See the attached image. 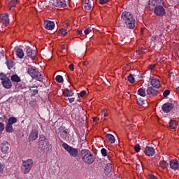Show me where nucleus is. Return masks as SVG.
<instances>
[{"mask_svg":"<svg viewBox=\"0 0 179 179\" xmlns=\"http://www.w3.org/2000/svg\"><path fill=\"white\" fill-rule=\"evenodd\" d=\"M33 159H28L25 161L22 162V165L21 167V170L24 174H29L30 173V170L33 168Z\"/></svg>","mask_w":179,"mask_h":179,"instance_id":"3","label":"nucleus"},{"mask_svg":"<svg viewBox=\"0 0 179 179\" xmlns=\"http://www.w3.org/2000/svg\"><path fill=\"white\" fill-rule=\"evenodd\" d=\"M80 97H83L84 96H86V91L85 90L81 91L80 93Z\"/></svg>","mask_w":179,"mask_h":179,"instance_id":"44","label":"nucleus"},{"mask_svg":"<svg viewBox=\"0 0 179 179\" xmlns=\"http://www.w3.org/2000/svg\"><path fill=\"white\" fill-rule=\"evenodd\" d=\"M53 4L57 8H65L66 6V0H53Z\"/></svg>","mask_w":179,"mask_h":179,"instance_id":"8","label":"nucleus"},{"mask_svg":"<svg viewBox=\"0 0 179 179\" xmlns=\"http://www.w3.org/2000/svg\"><path fill=\"white\" fill-rule=\"evenodd\" d=\"M122 22H124L127 29H133L135 27V17L128 11H124L121 15Z\"/></svg>","mask_w":179,"mask_h":179,"instance_id":"1","label":"nucleus"},{"mask_svg":"<svg viewBox=\"0 0 179 179\" xmlns=\"http://www.w3.org/2000/svg\"><path fill=\"white\" fill-rule=\"evenodd\" d=\"M144 153L146 156H153L155 153V148H153V147L147 146L145 148Z\"/></svg>","mask_w":179,"mask_h":179,"instance_id":"13","label":"nucleus"},{"mask_svg":"<svg viewBox=\"0 0 179 179\" xmlns=\"http://www.w3.org/2000/svg\"><path fill=\"white\" fill-rule=\"evenodd\" d=\"M29 75L33 78V79H36V80H39L41 82L43 80V75H41V72H38L37 69L30 67L28 69L27 71Z\"/></svg>","mask_w":179,"mask_h":179,"instance_id":"4","label":"nucleus"},{"mask_svg":"<svg viewBox=\"0 0 179 179\" xmlns=\"http://www.w3.org/2000/svg\"><path fill=\"white\" fill-rule=\"evenodd\" d=\"M6 64H7L8 69L13 68V62H12L11 60H7Z\"/></svg>","mask_w":179,"mask_h":179,"instance_id":"32","label":"nucleus"},{"mask_svg":"<svg viewBox=\"0 0 179 179\" xmlns=\"http://www.w3.org/2000/svg\"><path fill=\"white\" fill-rule=\"evenodd\" d=\"M6 132H8V134L13 132V126L7 123L6 126Z\"/></svg>","mask_w":179,"mask_h":179,"instance_id":"28","label":"nucleus"},{"mask_svg":"<svg viewBox=\"0 0 179 179\" xmlns=\"http://www.w3.org/2000/svg\"><path fill=\"white\" fill-rule=\"evenodd\" d=\"M134 150L137 152L139 153V152H141V146H139V145H136L134 147Z\"/></svg>","mask_w":179,"mask_h":179,"instance_id":"39","label":"nucleus"},{"mask_svg":"<svg viewBox=\"0 0 179 179\" xmlns=\"http://www.w3.org/2000/svg\"><path fill=\"white\" fill-rule=\"evenodd\" d=\"M101 153L102 156L106 157V156H107V150H106V148H102L101 150Z\"/></svg>","mask_w":179,"mask_h":179,"instance_id":"37","label":"nucleus"},{"mask_svg":"<svg viewBox=\"0 0 179 179\" xmlns=\"http://www.w3.org/2000/svg\"><path fill=\"white\" fill-rule=\"evenodd\" d=\"M83 8L85 10H90V9H92V2L90 0H84L83 3Z\"/></svg>","mask_w":179,"mask_h":179,"instance_id":"17","label":"nucleus"},{"mask_svg":"<svg viewBox=\"0 0 179 179\" xmlns=\"http://www.w3.org/2000/svg\"><path fill=\"white\" fill-rule=\"evenodd\" d=\"M154 13L159 17H163L166 15V9L163 6H157L154 9Z\"/></svg>","mask_w":179,"mask_h":179,"instance_id":"7","label":"nucleus"},{"mask_svg":"<svg viewBox=\"0 0 179 179\" xmlns=\"http://www.w3.org/2000/svg\"><path fill=\"white\" fill-rule=\"evenodd\" d=\"M92 32V29L90 28H87L84 31L85 34H89L90 33Z\"/></svg>","mask_w":179,"mask_h":179,"instance_id":"43","label":"nucleus"},{"mask_svg":"<svg viewBox=\"0 0 179 179\" xmlns=\"http://www.w3.org/2000/svg\"><path fill=\"white\" fill-rule=\"evenodd\" d=\"M38 138V131L37 129H32L31 131L29 136V141H36Z\"/></svg>","mask_w":179,"mask_h":179,"instance_id":"12","label":"nucleus"},{"mask_svg":"<svg viewBox=\"0 0 179 179\" xmlns=\"http://www.w3.org/2000/svg\"><path fill=\"white\" fill-rule=\"evenodd\" d=\"M138 94L139 96H141V97H145V96H146V90H145V88L141 87V88L138 90Z\"/></svg>","mask_w":179,"mask_h":179,"instance_id":"26","label":"nucleus"},{"mask_svg":"<svg viewBox=\"0 0 179 179\" xmlns=\"http://www.w3.org/2000/svg\"><path fill=\"white\" fill-rule=\"evenodd\" d=\"M155 68H156V64H150L148 66V69H150V71H153V69H155Z\"/></svg>","mask_w":179,"mask_h":179,"instance_id":"42","label":"nucleus"},{"mask_svg":"<svg viewBox=\"0 0 179 179\" xmlns=\"http://www.w3.org/2000/svg\"><path fill=\"white\" fill-rule=\"evenodd\" d=\"M81 159L87 164H93L94 156L88 150H83L80 155Z\"/></svg>","mask_w":179,"mask_h":179,"instance_id":"2","label":"nucleus"},{"mask_svg":"<svg viewBox=\"0 0 179 179\" xmlns=\"http://www.w3.org/2000/svg\"><path fill=\"white\" fill-rule=\"evenodd\" d=\"M148 179H158V178H157V177L154 176L152 174H149Z\"/></svg>","mask_w":179,"mask_h":179,"instance_id":"46","label":"nucleus"},{"mask_svg":"<svg viewBox=\"0 0 179 179\" xmlns=\"http://www.w3.org/2000/svg\"><path fill=\"white\" fill-rule=\"evenodd\" d=\"M43 24L44 27L46 28L47 30H53L54 27H55V23L50 20H45Z\"/></svg>","mask_w":179,"mask_h":179,"instance_id":"11","label":"nucleus"},{"mask_svg":"<svg viewBox=\"0 0 179 179\" xmlns=\"http://www.w3.org/2000/svg\"><path fill=\"white\" fill-rule=\"evenodd\" d=\"M137 104L138 106H143V104H145V100L142 99L141 98L138 99Z\"/></svg>","mask_w":179,"mask_h":179,"instance_id":"34","label":"nucleus"},{"mask_svg":"<svg viewBox=\"0 0 179 179\" xmlns=\"http://www.w3.org/2000/svg\"><path fill=\"white\" fill-rule=\"evenodd\" d=\"M0 79L1 80V85H3L5 89H10V87H12V82H10V79L6 76V74L1 73Z\"/></svg>","mask_w":179,"mask_h":179,"instance_id":"6","label":"nucleus"},{"mask_svg":"<svg viewBox=\"0 0 179 179\" xmlns=\"http://www.w3.org/2000/svg\"><path fill=\"white\" fill-rule=\"evenodd\" d=\"M10 80H12V82H15V83H19V82H20V77H19V76L16 75V74H13V76H11Z\"/></svg>","mask_w":179,"mask_h":179,"instance_id":"23","label":"nucleus"},{"mask_svg":"<svg viewBox=\"0 0 179 179\" xmlns=\"http://www.w3.org/2000/svg\"><path fill=\"white\" fill-rule=\"evenodd\" d=\"M113 169V164L111 163H108L105 167V170H107L108 171H111Z\"/></svg>","mask_w":179,"mask_h":179,"instance_id":"33","label":"nucleus"},{"mask_svg":"<svg viewBox=\"0 0 179 179\" xmlns=\"http://www.w3.org/2000/svg\"><path fill=\"white\" fill-rule=\"evenodd\" d=\"M62 148H64L66 150V152H68L71 157H78V155L79 153L78 149L71 147L66 143H62Z\"/></svg>","mask_w":179,"mask_h":179,"instance_id":"5","label":"nucleus"},{"mask_svg":"<svg viewBox=\"0 0 179 179\" xmlns=\"http://www.w3.org/2000/svg\"><path fill=\"white\" fill-rule=\"evenodd\" d=\"M59 34H60V36H66L68 31H66V29L62 28L59 30Z\"/></svg>","mask_w":179,"mask_h":179,"instance_id":"29","label":"nucleus"},{"mask_svg":"<svg viewBox=\"0 0 179 179\" xmlns=\"http://www.w3.org/2000/svg\"><path fill=\"white\" fill-rule=\"evenodd\" d=\"M110 0H99V3L101 5H105V3H107V2H109Z\"/></svg>","mask_w":179,"mask_h":179,"instance_id":"41","label":"nucleus"},{"mask_svg":"<svg viewBox=\"0 0 179 179\" xmlns=\"http://www.w3.org/2000/svg\"><path fill=\"white\" fill-rule=\"evenodd\" d=\"M69 69H70V71H73L74 68H73V64H71L69 66Z\"/></svg>","mask_w":179,"mask_h":179,"instance_id":"47","label":"nucleus"},{"mask_svg":"<svg viewBox=\"0 0 179 179\" xmlns=\"http://www.w3.org/2000/svg\"><path fill=\"white\" fill-rule=\"evenodd\" d=\"M68 100L69 101V103H73V101H75V98H69Z\"/></svg>","mask_w":179,"mask_h":179,"instance_id":"48","label":"nucleus"},{"mask_svg":"<svg viewBox=\"0 0 179 179\" xmlns=\"http://www.w3.org/2000/svg\"><path fill=\"white\" fill-rule=\"evenodd\" d=\"M159 167H161V169H167L169 167V163L163 160L159 162Z\"/></svg>","mask_w":179,"mask_h":179,"instance_id":"27","label":"nucleus"},{"mask_svg":"<svg viewBox=\"0 0 179 179\" xmlns=\"http://www.w3.org/2000/svg\"><path fill=\"white\" fill-rule=\"evenodd\" d=\"M30 92H31L33 93V94H37L38 93V90H37V87H35V89L33 90V87L30 88Z\"/></svg>","mask_w":179,"mask_h":179,"instance_id":"38","label":"nucleus"},{"mask_svg":"<svg viewBox=\"0 0 179 179\" xmlns=\"http://www.w3.org/2000/svg\"><path fill=\"white\" fill-rule=\"evenodd\" d=\"M0 18L1 19V23L3 24V26L6 27V26L9 24V16L8 14H1L0 15Z\"/></svg>","mask_w":179,"mask_h":179,"instance_id":"10","label":"nucleus"},{"mask_svg":"<svg viewBox=\"0 0 179 179\" xmlns=\"http://www.w3.org/2000/svg\"><path fill=\"white\" fill-rule=\"evenodd\" d=\"M15 54H16L17 57L20 59H22L24 57V52L20 48H17L15 50Z\"/></svg>","mask_w":179,"mask_h":179,"instance_id":"21","label":"nucleus"},{"mask_svg":"<svg viewBox=\"0 0 179 179\" xmlns=\"http://www.w3.org/2000/svg\"><path fill=\"white\" fill-rule=\"evenodd\" d=\"M169 127L171 129H177V127H178V122L176 120H171L169 123Z\"/></svg>","mask_w":179,"mask_h":179,"instance_id":"20","label":"nucleus"},{"mask_svg":"<svg viewBox=\"0 0 179 179\" xmlns=\"http://www.w3.org/2000/svg\"><path fill=\"white\" fill-rule=\"evenodd\" d=\"M169 94H170V90H166L164 93H163V96L164 97H167L169 96Z\"/></svg>","mask_w":179,"mask_h":179,"instance_id":"40","label":"nucleus"},{"mask_svg":"<svg viewBox=\"0 0 179 179\" xmlns=\"http://www.w3.org/2000/svg\"><path fill=\"white\" fill-rule=\"evenodd\" d=\"M150 85L152 87H155L156 89H159L162 86L160 84V80L157 78H152L150 81Z\"/></svg>","mask_w":179,"mask_h":179,"instance_id":"15","label":"nucleus"},{"mask_svg":"<svg viewBox=\"0 0 179 179\" xmlns=\"http://www.w3.org/2000/svg\"><path fill=\"white\" fill-rule=\"evenodd\" d=\"M3 129H5V124L3 123L0 122V136L2 135V132H3Z\"/></svg>","mask_w":179,"mask_h":179,"instance_id":"36","label":"nucleus"},{"mask_svg":"<svg viewBox=\"0 0 179 179\" xmlns=\"http://www.w3.org/2000/svg\"><path fill=\"white\" fill-rule=\"evenodd\" d=\"M169 166L172 169V170H178L179 169L178 161H177L176 159L171 160L169 163Z\"/></svg>","mask_w":179,"mask_h":179,"instance_id":"16","label":"nucleus"},{"mask_svg":"<svg viewBox=\"0 0 179 179\" xmlns=\"http://www.w3.org/2000/svg\"><path fill=\"white\" fill-rule=\"evenodd\" d=\"M106 138H107L108 141H109V142H110V143H115V137H114L113 136V134H106Z\"/></svg>","mask_w":179,"mask_h":179,"instance_id":"24","label":"nucleus"},{"mask_svg":"<svg viewBox=\"0 0 179 179\" xmlns=\"http://www.w3.org/2000/svg\"><path fill=\"white\" fill-rule=\"evenodd\" d=\"M27 55L29 57V58H36V55H37V53L31 50L29 47L27 48Z\"/></svg>","mask_w":179,"mask_h":179,"instance_id":"18","label":"nucleus"},{"mask_svg":"<svg viewBox=\"0 0 179 179\" xmlns=\"http://www.w3.org/2000/svg\"><path fill=\"white\" fill-rule=\"evenodd\" d=\"M3 173V165L0 163V174H2Z\"/></svg>","mask_w":179,"mask_h":179,"instance_id":"45","label":"nucleus"},{"mask_svg":"<svg viewBox=\"0 0 179 179\" xmlns=\"http://www.w3.org/2000/svg\"><path fill=\"white\" fill-rule=\"evenodd\" d=\"M17 122V119L15 117H10L8 120V124L10 125H13V124H16Z\"/></svg>","mask_w":179,"mask_h":179,"instance_id":"25","label":"nucleus"},{"mask_svg":"<svg viewBox=\"0 0 179 179\" xmlns=\"http://www.w3.org/2000/svg\"><path fill=\"white\" fill-rule=\"evenodd\" d=\"M0 121H2V117H0Z\"/></svg>","mask_w":179,"mask_h":179,"instance_id":"51","label":"nucleus"},{"mask_svg":"<svg viewBox=\"0 0 179 179\" xmlns=\"http://www.w3.org/2000/svg\"><path fill=\"white\" fill-rule=\"evenodd\" d=\"M78 36H80V34H82V31H78Z\"/></svg>","mask_w":179,"mask_h":179,"instance_id":"49","label":"nucleus"},{"mask_svg":"<svg viewBox=\"0 0 179 179\" xmlns=\"http://www.w3.org/2000/svg\"><path fill=\"white\" fill-rule=\"evenodd\" d=\"M173 107H174V105L171 103H166L162 106V110L164 113H170L173 110Z\"/></svg>","mask_w":179,"mask_h":179,"instance_id":"9","label":"nucleus"},{"mask_svg":"<svg viewBox=\"0 0 179 179\" xmlns=\"http://www.w3.org/2000/svg\"><path fill=\"white\" fill-rule=\"evenodd\" d=\"M0 26H1V22H0Z\"/></svg>","mask_w":179,"mask_h":179,"instance_id":"52","label":"nucleus"},{"mask_svg":"<svg viewBox=\"0 0 179 179\" xmlns=\"http://www.w3.org/2000/svg\"><path fill=\"white\" fill-rule=\"evenodd\" d=\"M17 4V0H11L10 2V6H12L13 8H15L16 5Z\"/></svg>","mask_w":179,"mask_h":179,"instance_id":"35","label":"nucleus"},{"mask_svg":"<svg viewBox=\"0 0 179 179\" xmlns=\"http://www.w3.org/2000/svg\"><path fill=\"white\" fill-rule=\"evenodd\" d=\"M176 92H177V93H179V87H178L176 88Z\"/></svg>","mask_w":179,"mask_h":179,"instance_id":"50","label":"nucleus"},{"mask_svg":"<svg viewBox=\"0 0 179 179\" xmlns=\"http://www.w3.org/2000/svg\"><path fill=\"white\" fill-rule=\"evenodd\" d=\"M127 80L128 82H129L130 83H135V78H134V76L132 74L129 75L127 77Z\"/></svg>","mask_w":179,"mask_h":179,"instance_id":"31","label":"nucleus"},{"mask_svg":"<svg viewBox=\"0 0 179 179\" xmlns=\"http://www.w3.org/2000/svg\"><path fill=\"white\" fill-rule=\"evenodd\" d=\"M56 82H57V83H62V82H64V78L62 77V76H56Z\"/></svg>","mask_w":179,"mask_h":179,"instance_id":"30","label":"nucleus"},{"mask_svg":"<svg viewBox=\"0 0 179 179\" xmlns=\"http://www.w3.org/2000/svg\"><path fill=\"white\" fill-rule=\"evenodd\" d=\"M1 150L4 155H8V153L10 152V149L9 148V144H8V143H2L1 145Z\"/></svg>","mask_w":179,"mask_h":179,"instance_id":"14","label":"nucleus"},{"mask_svg":"<svg viewBox=\"0 0 179 179\" xmlns=\"http://www.w3.org/2000/svg\"><path fill=\"white\" fill-rule=\"evenodd\" d=\"M63 94L65 97H72L73 96V92L71 90L66 89L64 90Z\"/></svg>","mask_w":179,"mask_h":179,"instance_id":"22","label":"nucleus"},{"mask_svg":"<svg viewBox=\"0 0 179 179\" xmlns=\"http://www.w3.org/2000/svg\"><path fill=\"white\" fill-rule=\"evenodd\" d=\"M147 94H149L150 96H157V91L152 87H149L147 89Z\"/></svg>","mask_w":179,"mask_h":179,"instance_id":"19","label":"nucleus"}]
</instances>
